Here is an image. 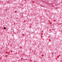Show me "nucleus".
<instances>
[{"mask_svg": "<svg viewBox=\"0 0 62 62\" xmlns=\"http://www.w3.org/2000/svg\"><path fill=\"white\" fill-rule=\"evenodd\" d=\"M6 29V27H4V29Z\"/></svg>", "mask_w": 62, "mask_h": 62, "instance_id": "f257e3e1", "label": "nucleus"}]
</instances>
